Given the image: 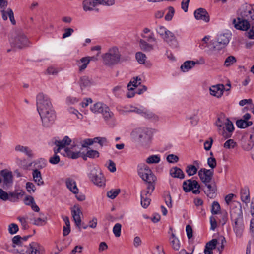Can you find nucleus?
Listing matches in <instances>:
<instances>
[{
  "label": "nucleus",
  "instance_id": "17",
  "mask_svg": "<svg viewBox=\"0 0 254 254\" xmlns=\"http://www.w3.org/2000/svg\"><path fill=\"white\" fill-rule=\"evenodd\" d=\"M0 176L2 178L3 186H11L13 182V176L12 172L8 169H4L0 171Z\"/></svg>",
  "mask_w": 254,
  "mask_h": 254
},
{
  "label": "nucleus",
  "instance_id": "55",
  "mask_svg": "<svg viewBox=\"0 0 254 254\" xmlns=\"http://www.w3.org/2000/svg\"><path fill=\"white\" fill-rule=\"evenodd\" d=\"M94 143H98L101 146H106L108 144V140L106 137H97L94 138Z\"/></svg>",
  "mask_w": 254,
  "mask_h": 254
},
{
  "label": "nucleus",
  "instance_id": "8",
  "mask_svg": "<svg viewBox=\"0 0 254 254\" xmlns=\"http://www.w3.org/2000/svg\"><path fill=\"white\" fill-rule=\"evenodd\" d=\"M90 110L94 113H102L103 118L106 120L109 119L113 115L108 107L101 102L93 104L90 107Z\"/></svg>",
  "mask_w": 254,
  "mask_h": 254
},
{
  "label": "nucleus",
  "instance_id": "4",
  "mask_svg": "<svg viewBox=\"0 0 254 254\" xmlns=\"http://www.w3.org/2000/svg\"><path fill=\"white\" fill-rule=\"evenodd\" d=\"M137 172L139 177L147 183H156L157 177L146 164L142 163L137 166Z\"/></svg>",
  "mask_w": 254,
  "mask_h": 254
},
{
  "label": "nucleus",
  "instance_id": "23",
  "mask_svg": "<svg viewBox=\"0 0 254 254\" xmlns=\"http://www.w3.org/2000/svg\"><path fill=\"white\" fill-rule=\"evenodd\" d=\"M195 18L197 20H203L205 22H208L210 20L209 15L207 11L202 8H200L194 11Z\"/></svg>",
  "mask_w": 254,
  "mask_h": 254
},
{
  "label": "nucleus",
  "instance_id": "42",
  "mask_svg": "<svg viewBox=\"0 0 254 254\" xmlns=\"http://www.w3.org/2000/svg\"><path fill=\"white\" fill-rule=\"evenodd\" d=\"M155 183H148L146 190H143L141 193V196L149 197L155 189Z\"/></svg>",
  "mask_w": 254,
  "mask_h": 254
},
{
  "label": "nucleus",
  "instance_id": "3",
  "mask_svg": "<svg viewBox=\"0 0 254 254\" xmlns=\"http://www.w3.org/2000/svg\"><path fill=\"white\" fill-rule=\"evenodd\" d=\"M103 62L106 65L114 66L124 62L126 59L122 56L119 49L113 47L102 55Z\"/></svg>",
  "mask_w": 254,
  "mask_h": 254
},
{
  "label": "nucleus",
  "instance_id": "38",
  "mask_svg": "<svg viewBox=\"0 0 254 254\" xmlns=\"http://www.w3.org/2000/svg\"><path fill=\"white\" fill-rule=\"evenodd\" d=\"M131 109L129 110H121L122 114L127 113V112H135L141 116H143V114L144 113V112L145 111V108L140 106V107H134V106H130Z\"/></svg>",
  "mask_w": 254,
  "mask_h": 254
},
{
  "label": "nucleus",
  "instance_id": "45",
  "mask_svg": "<svg viewBox=\"0 0 254 254\" xmlns=\"http://www.w3.org/2000/svg\"><path fill=\"white\" fill-rule=\"evenodd\" d=\"M237 62L236 58L233 56H229L226 58L224 63L225 67H229L233 65Z\"/></svg>",
  "mask_w": 254,
  "mask_h": 254
},
{
  "label": "nucleus",
  "instance_id": "62",
  "mask_svg": "<svg viewBox=\"0 0 254 254\" xmlns=\"http://www.w3.org/2000/svg\"><path fill=\"white\" fill-rule=\"evenodd\" d=\"M207 164L211 168L210 169L213 170L217 165V162L215 158L213 157H210L207 159Z\"/></svg>",
  "mask_w": 254,
  "mask_h": 254
},
{
  "label": "nucleus",
  "instance_id": "43",
  "mask_svg": "<svg viewBox=\"0 0 254 254\" xmlns=\"http://www.w3.org/2000/svg\"><path fill=\"white\" fill-rule=\"evenodd\" d=\"M142 117L155 122L159 120V117L157 115L146 108Z\"/></svg>",
  "mask_w": 254,
  "mask_h": 254
},
{
  "label": "nucleus",
  "instance_id": "7",
  "mask_svg": "<svg viewBox=\"0 0 254 254\" xmlns=\"http://www.w3.org/2000/svg\"><path fill=\"white\" fill-rule=\"evenodd\" d=\"M82 148L73 141L69 148H66L65 152H62L64 156L74 159L83 157L84 153L81 151Z\"/></svg>",
  "mask_w": 254,
  "mask_h": 254
},
{
  "label": "nucleus",
  "instance_id": "56",
  "mask_svg": "<svg viewBox=\"0 0 254 254\" xmlns=\"http://www.w3.org/2000/svg\"><path fill=\"white\" fill-rule=\"evenodd\" d=\"M25 187L28 193L31 194L35 192L36 188L35 185L33 183L30 182H27Z\"/></svg>",
  "mask_w": 254,
  "mask_h": 254
},
{
  "label": "nucleus",
  "instance_id": "54",
  "mask_svg": "<svg viewBox=\"0 0 254 254\" xmlns=\"http://www.w3.org/2000/svg\"><path fill=\"white\" fill-rule=\"evenodd\" d=\"M220 211V206L217 201H214L212 204L211 213L213 215L218 214Z\"/></svg>",
  "mask_w": 254,
  "mask_h": 254
},
{
  "label": "nucleus",
  "instance_id": "11",
  "mask_svg": "<svg viewBox=\"0 0 254 254\" xmlns=\"http://www.w3.org/2000/svg\"><path fill=\"white\" fill-rule=\"evenodd\" d=\"M41 164L37 166V168L33 170L32 175L34 182L37 185L40 186L44 184L41 173L39 170V169H42L46 166V163L45 160L41 159L39 161Z\"/></svg>",
  "mask_w": 254,
  "mask_h": 254
},
{
  "label": "nucleus",
  "instance_id": "52",
  "mask_svg": "<svg viewBox=\"0 0 254 254\" xmlns=\"http://www.w3.org/2000/svg\"><path fill=\"white\" fill-rule=\"evenodd\" d=\"M253 122H246L241 119L238 120L236 122L237 126L240 128H245L248 127L252 126Z\"/></svg>",
  "mask_w": 254,
  "mask_h": 254
},
{
  "label": "nucleus",
  "instance_id": "35",
  "mask_svg": "<svg viewBox=\"0 0 254 254\" xmlns=\"http://www.w3.org/2000/svg\"><path fill=\"white\" fill-rule=\"evenodd\" d=\"M2 12V17L4 20H6L9 17L11 23L14 24L15 23L14 14L13 11L11 8H8L6 11H4V9L0 10Z\"/></svg>",
  "mask_w": 254,
  "mask_h": 254
},
{
  "label": "nucleus",
  "instance_id": "20",
  "mask_svg": "<svg viewBox=\"0 0 254 254\" xmlns=\"http://www.w3.org/2000/svg\"><path fill=\"white\" fill-rule=\"evenodd\" d=\"M225 89L224 85L219 84L211 86L209 88V91L210 95L219 99L223 96Z\"/></svg>",
  "mask_w": 254,
  "mask_h": 254
},
{
  "label": "nucleus",
  "instance_id": "49",
  "mask_svg": "<svg viewBox=\"0 0 254 254\" xmlns=\"http://www.w3.org/2000/svg\"><path fill=\"white\" fill-rule=\"evenodd\" d=\"M120 192V189H112L107 192V195L109 198L113 199L118 196Z\"/></svg>",
  "mask_w": 254,
  "mask_h": 254
},
{
  "label": "nucleus",
  "instance_id": "2",
  "mask_svg": "<svg viewBox=\"0 0 254 254\" xmlns=\"http://www.w3.org/2000/svg\"><path fill=\"white\" fill-rule=\"evenodd\" d=\"M219 133L224 138L230 137L234 130L232 122L225 116L221 115L218 117L215 122Z\"/></svg>",
  "mask_w": 254,
  "mask_h": 254
},
{
  "label": "nucleus",
  "instance_id": "29",
  "mask_svg": "<svg viewBox=\"0 0 254 254\" xmlns=\"http://www.w3.org/2000/svg\"><path fill=\"white\" fill-rule=\"evenodd\" d=\"M235 27L236 29L246 31L250 28L249 23L246 20L241 19L238 18V19L234 20Z\"/></svg>",
  "mask_w": 254,
  "mask_h": 254
},
{
  "label": "nucleus",
  "instance_id": "58",
  "mask_svg": "<svg viewBox=\"0 0 254 254\" xmlns=\"http://www.w3.org/2000/svg\"><path fill=\"white\" fill-rule=\"evenodd\" d=\"M122 225L120 223H116L113 228V232L115 236L117 237H119L121 235Z\"/></svg>",
  "mask_w": 254,
  "mask_h": 254
},
{
  "label": "nucleus",
  "instance_id": "31",
  "mask_svg": "<svg viewBox=\"0 0 254 254\" xmlns=\"http://www.w3.org/2000/svg\"><path fill=\"white\" fill-rule=\"evenodd\" d=\"M193 164L194 165H189L186 167V171L189 176H191L196 174L200 163L198 161H195Z\"/></svg>",
  "mask_w": 254,
  "mask_h": 254
},
{
  "label": "nucleus",
  "instance_id": "39",
  "mask_svg": "<svg viewBox=\"0 0 254 254\" xmlns=\"http://www.w3.org/2000/svg\"><path fill=\"white\" fill-rule=\"evenodd\" d=\"M169 240L172 247L175 250H179L181 247V243L178 238L175 236L174 234H172L170 238H169Z\"/></svg>",
  "mask_w": 254,
  "mask_h": 254
},
{
  "label": "nucleus",
  "instance_id": "48",
  "mask_svg": "<svg viewBox=\"0 0 254 254\" xmlns=\"http://www.w3.org/2000/svg\"><path fill=\"white\" fill-rule=\"evenodd\" d=\"M140 48L144 50L149 51L152 50L154 49V45L152 44H150L147 43L146 42L143 40H141L140 41Z\"/></svg>",
  "mask_w": 254,
  "mask_h": 254
},
{
  "label": "nucleus",
  "instance_id": "5",
  "mask_svg": "<svg viewBox=\"0 0 254 254\" xmlns=\"http://www.w3.org/2000/svg\"><path fill=\"white\" fill-rule=\"evenodd\" d=\"M89 171L88 176L90 180L97 186H104L105 179L100 169L97 166H91L89 167Z\"/></svg>",
  "mask_w": 254,
  "mask_h": 254
},
{
  "label": "nucleus",
  "instance_id": "53",
  "mask_svg": "<svg viewBox=\"0 0 254 254\" xmlns=\"http://www.w3.org/2000/svg\"><path fill=\"white\" fill-rule=\"evenodd\" d=\"M236 145L237 143L233 139H229L224 143L223 146L226 149H231L234 148Z\"/></svg>",
  "mask_w": 254,
  "mask_h": 254
},
{
  "label": "nucleus",
  "instance_id": "24",
  "mask_svg": "<svg viewBox=\"0 0 254 254\" xmlns=\"http://www.w3.org/2000/svg\"><path fill=\"white\" fill-rule=\"evenodd\" d=\"M80 89L82 91L90 88L93 84L92 80L88 76H83L81 77L78 82Z\"/></svg>",
  "mask_w": 254,
  "mask_h": 254
},
{
  "label": "nucleus",
  "instance_id": "44",
  "mask_svg": "<svg viewBox=\"0 0 254 254\" xmlns=\"http://www.w3.org/2000/svg\"><path fill=\"white\" fill-rule=\"evenodd\" d=\"M243 8L245 9L243 15L248 18H251L253 19H254V15L252 14L254 12V10L251 5H245Z\"/></svg>",
  "mask_w": 254,
  "mask_h": 254
},
{
  "label": "nucleus",
  "instance_id": "14",
  "mask_svg": "<svg viewBox=\"0 0 254 254\" xmlns=\"http://www.w3.org/2000/svg\"><path fill=\"white\" fill-rule=\"evenodd\" d=\"M230 215L232 220L243 218L241 203L237 201H232L230 205Z\"/></svg>",
  "mask_w": 254,
  "mask_h": 254
},
{
  "label": "nucleus",
  "instance_id": "15",
  "mask_svg": "<svg viewBox=\"0 0 254 254\" xmlns=\"http://www.w3.org/2000/svg\"><path fill=\"white\" fill-rule=\"evenodd\" d=\"M230 38L228 34H220L216 40H214L212 44L214 49L219 50L225 47L229 42Z\"/></svg>",
  "mask_w": 254,
  "mask_h": 254
},
{
  "label": "nucleus",
  "instance_id": "40",
  "mask_svg": "<svg viewBox=\"0 0 254 254\" xmlns=\"http://www.w3.org/2000/svg\"><path fill=\"white\" fill-rule=\"evenodd\" d=\"M141 83V79L139 77H135L132 78L127 86L128 90L135 89Z\"/></svg>",
  "mask_w": 254,
  "mask_h": 254
},
{
  "label": "nucleus",
  "instance_id": "61",
  "mask_svg": "<svg viewBox=\"0 0 254 254\" xmlns=\"http://www.w3.org/2000/svg\"><path fill=\"white\" fill-rule=\"evenodd\" d=\"M27 219L28 217L27 216L24 217H18V220L20 222L21 225L24 229H26L28 228Z\"/></svg>",
  "mask_w": 254,
  "mask_h": 254
},
{
  "label": "nucleus",
  "instance_id": "51",
  "mask_svg": "<svg viewBox=\"0 0 254 254\" xmlns=\"http://www.w3.org/2000/svg\"><path fill=\"white\" fill-rule=\"evenodd\" d=\"M135 57L137 62L140 64H144L147 59L146 55L140 52L136 53Z\"/></svg>",
  "mask_w": 254,
  "mask_h": 254
},
{
  "label": "nucleus",
  "instance_id": "37",
  "mask_svg": "<svg viewBox=\"0 0 254 254\" xmlns=\"http://www.w3.org/2000/svg\"><path fill=\"white\" fill-rule=\"evenodd\" d=\"M240 194L241 201L247 205L250 201L249 190L247 188L241 189Z\"/></svg>",
  "mask_w": 254,
  "mask_h": 254
},
{
  "label": "nucleus",
  "instance_id": "57",
  "mask_svg": "<svg viewBox=\"0 0 254 254\" xmlns=\"http://www.w3.org/2000/svg\"><path fill=\"white\" fill-rule=\"evenodd\" d=\"M94 143V138L90 139L87 138L82 140L80 141V145L81 148L87 147L90 145H92Z\"/></svg>",
  "mask_w": 254,
  "mask_h": 254
},
{
  "label": "nucleus",
  "instance_id": "60",
  "mask_svg": "<svg viewBox=\"0 0 254 254\" xmlns=\"http://www.w3.org/2000/svg\"><path fill=\"white\" fill-rule=\"evenodd\" d=\"M79 101L78 99L75 97L68 96L65 99L66 104L70 106L77 103Z\"/></svg>",
  "mask_w": 254,
  "mask_h": 254
},
{
  "label": "nucleus",
  "instance_id": "25",
  "mask_svg": "<svg viewBox=\"0 0 254 254\" xmlns=\"http://www.w3.org/2000/svg\"><path fill=\"white\" fill-rule=\"evenodd\" d=\"M24 194V192L22 190H15L13 191H9L8 192V200L12 202H18Z\"/></svg>",
  "mask_w": 254,
  "mask_h": 254
},
{
  "label": "nucleus",
  "instance_id": "10",
  "mask_svg": "<svg viewBox=\"0 0 254 254\" xmlns=\"http://www.w3.org/2000/svg\"><path fill=\"white\" fill-rule=\"evenodd\" d=\"M39 115L44 126L49 127L54 123L56 120V114L53 109L44 112Z\"/></svg>",
  "mask_w": 254,
  "mask_h": 254
},
{
  "label": "nucleus",
  "instance_id": "41",
  "mask_svg": "<svg viewBox=\"0 0 254 254\" xmlns=\"http://www.w3.org/2000/svg\"><path fill=\"white\" fill-rule=\"evenodd\" d=\"M161 161L160 155L154 154L149 156L145 159V162L148 164H158Z\"/></svg>",
  "mask_w": 254,
  "mask_h": 254
},
{
  "label": "nucleus",
  "instance_id": "36",
  "mask_svg": "<svg viewBox=\"0 0 254 254\" xmlns=\"http://www.w3.org/2000/svg\"><path fill=\"white\" fill-rule=\"evenodd\" d=\"M165 42L172 48H178L179 46V44L177 38L173 32L171 33V34H170V36L166 40Z\"/></svg>",
  "mask_w": 254,
  "mask_h": 254
},
{
  "label": "nucleus",
  "instance_id": "22",
  "mask_svg": "<svg viewBox=\"0 0 254 254\" xmlns=\"http://www.w3.org/2000/svg\"><path fill=\"white\" fill-rule=\"evenodd\" d=\"M94 59V57H85L76 61V64L79 71H83L87 67L90 62Z\"/></svg>",
  "mask_w": 254,
  "mask_h": 254
},
{
  "label": "nucleus",
  "instance_id": "59",
  "mask_svg": "<svg viewBox=\"0 0 254 254\" xmlns=\"http://www.w3.org/2000/svg\"><path fill=\"white\" fill-rule=\"evenodd\" d=\"M23 239L19 235L14 236L12 240V246L15 247L16 246H20L22 244Z\"/></svg>",
  "mask_w": 254,
  "mask_h": 254
},
{
  "label": "nucleus",
  "instance_id": "26",
  "mask_svg": "<svg viewBox=\"0 0 254 254\" xmlns=\"http://www.w3.org/2000/svg\"><path fill=\"white\" fill-rule=\"evenodd\" d=\"M98 3L95 0H84L82 6L84 11L90 12L93 11Z\"/></svg>",
  "mask_w": 254,
  "mask_h": 254
},
{
  "label": "nucleus",
  "instance_id": "47",
  "mask_svg": "<svg viewBox=\"0 0 254 254\" xmlns=\"http://www.w3.org/2000/svg\"><path fill=\"white\" fill-rule=\"evenodd\" d=\"M99 152L95 150L89 149L87 150L86 154L84 153V157H89L90 158H95L99 157Z\"/></svg>",
  "mask_w": 254,
  "mask_h": 254
},
{
  "label": "nucleus",
  "instance_id": "64",
  "mask_svg": "<svg viewBox=\"0 0 254 254\" xmlns=\"http://www.w3.org/2000/svg\"><path fill=\"white\" fill-rule=\"evenodd\" d=\"M150 199L148 197L141 196V204L142 206L146 208L150 203Z\"/></svg>",
  "mask_w": 254,
  "mask_h": 254
},
{
  "label": "nucleus",
  "instance_id": "9",
  "mask_svg": "<svg viewBox=\"0 0 254 254\" xmlns=\"http://www.w3.org/2000/svg\"><path fill=\"white\" fill-rule=\"evenodd\" d=\"M65 183L67 188L75 195V197L78 201H82L85 200V195L79 193V190L74 179L72 177L67 178L65 179Z\"/></svg>",
  "mask_w": 254,
  "mask_h": 254
},
{
  "label": "nucleus",
  "instance_id": "34",
  "mask_svg": "<svg viewBox=\"0 0 254 254\" xmlns=\"http://www.w3.org/2000/svg\"><path fill=\"white\" fill-rule=\"evenodd\" d=\"M170 174L173 178L183 179L185 177L182 170L177 167H173L170 170Z\"/></svg>",
  "mask_w": 254,
  "mask_h": 254
},
{
  "label": "nucleus",
  "instance_id": "16",
  "mask_svg": "<svg viewBox=\"0 0 254 254\" xmlns=\"http://www.w3.org/2000/svg\"><path fill=\"white\" fill-rule=\"evenodd\" d=\"M71 213L75 225L80 229L81 224V217L82 215L81 206L79 204H75L71 208Z\"/></svg>",
  "mask_w": 254,
  "mask_h": 254
},
{
  "label": "nucleus",
  "instance_id": "21",
  "mask_svg": "<svg viewBox=\"0 0 254 254\" xmlns=\"http://www.w3.org/2000/svg\"><path fill=\"white\" fill-rule=\"evenodd\" d=\"M232 221L234 222L233 227L236 236L239 238L241 237L244 228L243 218L232 220Z\"/></svg>",
  "mask_w": 254,
  "mask_h": 254
},
{
  "label": "nucleus",
  "instance_id": "32",
  "mask_svg": "<svg viewBox=\"0 0 254 254\" xmlns=\"http://www.w3.org/2000/svg\"><path fill=\"white\" fill-rule=\"evenodd\" d=\"M198 63L193 61H186L180 66L181 70L183 72H188L191 69Z\"/></svg>",
  "mask_w": 254,
  "mask_h": 254
},
{
  "label": "nucleus",
  "instance_id": "63",
  "mask_svg": "<svg viewBox=\"0 0 254 254\" xmlns=\"http://www.w3.org/2000/svg\"><path fill=\"white\" fill-rule=\"evenodd\" d=\"M19 230L18 226L15 223H11L8 226V230L10 234H14L17 232Z\"/></svg>",
  "mask_w": 254,
  "mask_h": 254
},
{
  "label": "nucleus",
  "instance_id": "46",
  "mask_svg": "<svg viewBox=\"0 0 254 254\" xmlns=\"http://www.w3.org/2000/svg\"><path fill=\"white\" fill-rule=\"evenodd\" d=\"M167 13L165 16L164 19L167 21H171L175 14V9L172 6H169L167 8Z\"/></svg>",
  "mask_w": 254,
  "mask_h": 254
},
{
  "label": "nucleus",
  "instance_id": "30",
  "mask_svg": "<svg viewBox=\"0 0 254 254\" xmlns=\"http://www.w3.org/2000/svg\"><path fill=\"white\" fill-rule=\"evenodd\" d=\"M29 247V254H43V248L39 244L32 242Z\"/></svg>",
  "mask_w": 254,
  "mask_h": 254
},
{
  "label": "nucleus",
  "instance_id": "12",
  "mask_svg": "<svg viewBox=\"0 0 254 254\" xmlns=\"http://www.w3.org/2000/svg\"><path fill=\"white\" fill-rule=\"evenodd\" d=\"M183 190L185 192L192 191L193 193L197 194L200 193V185L196 180L191 179L185 181L183 183Z\"/></svg>",
  "mask_w": 254,
  "mask_h": 254
},
{
  "label": "nucleus",
  "instance_id": "19",
  "mask_svg": "<svg viewBox=\"0 0 254 254\" xmlns=\"http://www.w3.org/2000/svg\"><path fill=\"white\" fill-rule=\"evenodd\" d=\"M213 174V170L207 169L205 168L200 169L198 172V175L200 180L205 184L210 182L212 180Z\"/></svg>",
  "mask_w": 254,
  "mask_h": 254
},
{
  "label": "nucleus",
  "instance_id": "28",
  "mask_svg": "<svg viewBox=\"0 0 254 254\" xmlns=\"http://www.w3.org/2000/svg\"><path fill=\"white\" fill-rule=\"evenodd\" d=\"M206 189L205 193L210 198H214L216 195L217 188L215 184H209V183L205 184Z\"/></svg>",
  "mask_w": 254,
  "mask_h": 254
},
{
  "label": "nucleus",
  "instance_id": "27",
  "mask_svg": "<svg viewBox=\"0 0 254 254\" xmlns=\"http://www.w3.org/2000/svg\"><path fill=\"white\" fill-rule=\"evenodd\" d=\"M156 32L161 38L164 40V41H166V40L170 36V34H171L172 32L168 30L166 27L163 26H159L156 29Z\"/></svg>",
  "mask_w": 254,
  "mask_h": 254
},
{
  "label": "nucleus",
  "instance_id": "13",
  "mask_svg": "<svg viewBox=\"0 0 254 254\" xmlns=\"http://www.w3.org/2000/svg\"><path fill=\"white\" fill-rule=\"evenodd\" d=\"M29 41L24 34L19 33L11 41V44L14 47L21 49L29 45Z\"/></svg>",
  "mask_w": 254,
  "mask_h": 254
},
{
  "label": "nucleus",
  "instance_id": "1",
  "mask_svg": "<svg viewBox=\"0 0 254 254\" xmlns=\"http://www.w3.org/2000/svg\"><path fill=\"white\" fill-rule=\"evenodd\" d=\"M130 135L134 141L143 147L147 148L151 144L152 136L147 128H136L131 132Z\"/></svg>",
  "mask_w": 254,
  "mask_h": 254
},
{
  "label": "nucleus",
  "instance_id": "18",
  "mask_svg": "<svg viewBox=\"0 0 254 254\" xmlns=\"http://www.w3.org/2000/svg\"><path fill=\"white\" fill-rule=\"evenodd\" d=\"M72 140L68 136H65L61 140H56L55 144L58 147L57 149H54V152L57 153L64 149V152L66 148H69L72 144Z\"/></svg>",
  "mask_w": 254,
  "mask_h": 254
},
{
  "label": "nucleus",
  "instance_id": "6",
  "mask_svg": "<svg viewBox=\"0 0 254 254\" xmlns=\"http://www.w3.org/2000/svg\"><path fill=\"white\" fill-rule=\"evenodd\" d=\"M36 106L39 114L53 109L49 97L43 93H39L37 95Z\"/></svg>",
  "mask_w": 254,
  "mask_h": 254
},
{
  "label": "nucleus",
  "instance_id": "50",
  "mask_svg": "<svg viewBox=\"0 0 254 254\" xmlns=\"http://www.w3.org/2000/svg\"><path fill=\"white\" fill-rule=\"evenodd\" d=\"M67 111L70 114L75 115L78 119L81 120L83 119V115L74 108L69 107L67 108Z\"/></svg>",
  "mask_w": 254,
  "mask_h": 254
},
{
  "label": "nucleus",
  "instance_id": "33",
  "mask_svg": "<svg viewBox=\"0 0 254 254\" xmlns=\"http://www.w3.org/2000/svg\"><path fill=\"white\" fill-rule=\"evenodd\" d=\"M14 150L16 152L24 153L29 157L33 156L32 150L27 146L18 144L15 146Z\"/></svg>",
  "mask_w": 254,
  "mask_h": 254
}]
</instances>
